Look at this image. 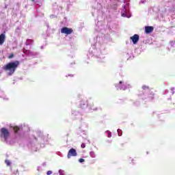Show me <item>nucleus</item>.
<instances>
[{
  "mask_svg": "<svg viewBox=\"0 0 175 175\" xmlns=\"http://www.w3.org/2000/svg\"><path fill=\"white\" fill-rule=\"evenodd\" d=\"M18 65H20V62L18 61L10 62L3 66V70L5 72H8V76H12L16 72L17 68H18Z\"/></svg>",
  "mask_w": 175,
  "mask_h": 175,
  "instance_id": "nucleus-1",
  "label": "nucleus"
},
{
  "mask_svg": "<svg viewBox=\"0 0 175 175\" xmlns=\"http://www.w3.org/2000/svg\"><path fill=\"white\" fill-rule=\"evenodd\" d=\"M10 136V132H9V130L6 128H1L0 130V137L4 139V140L6 142L8 139H9V137Z\"/></svg>",
  "mask_w": 175,
  "mask_h": 175,
  "instance_id": "nucleus-2",
  "label": "nucleus"
},
{
  "mask_svg": "<svg viewBox=\"0 0 175 175\" xmlns=\"http://www.w3.org/2000/svg\"><path fill=\"white\" fill-rule=\"evenodd\" d=\"M71 157H77V151L73 148H70L67 154V158L68 159H70Z\"/></svg>",
  "mask_w": 175,
  "mask_h": 175,
  "instance_id": "nucleus-3",
  "label": "nucleus"
},
{
  "mask_svg": "<svg viewBox=\"0 0 175 175\" xmlns=\"http://www.w3.org/2000/svg\"><path fill=\"white\" fill-rule=\"evenodd\" d=\"M62 33H65L66 35H70L73 33V29L69 27H64L61 29Z\"/></svg>",
  "mask_w": 175,
  "mask_h": 175,
  "instance_id": "nucleus-4",
  "label": "nucleus"
},
{
  "mask_svg": "<svg viewBox=\"0 0 175 175\" xmlns=\"http://www.w3.org/2000/svg\"><path fill=\"white\" fill-rule=\"evenodd\" d=\"M130 39L132 40L133 44H136L137 42H139V39H140V38L139 37V35L135 34L134 36H131Z\"/></svg>",
  "mask_w": 175,
  "mask_h": 175,
  "instance_id": "nucleus-5",
  "label": "nucleus"
},
{
  "mask_svg": "<svg viewBox=\"0 0 175 175\" xmlns=\"http://www.w3.org/2000/svg\"><path fill=\"white\" fill-rule=\"evenodd\" d=\"M154 31V27L152 26H146L145 27V33H151Z\"/></svg>",
  "mask_w": 175,
  "mask_h": 175,
  "instance_id": "nucleus-6",
  "label": "nucleus"
},
{
  "mask_svg": "<svg viewBox=\"0 0 175 175\" xmlns=\"http://www.w3.org/2000/svg\"><path fill=\"white\" fill-rule=\"evenodd\" d=\"M122 84V81H120L118 84L116 85V88H118V90H126V87Z\"/></svg>",
  "mask_w": 175,
  "mask_h": 175,
  "instance_id": "nucleus-7",
  "label": "nucleus"
},
{
  "mask_svg": "<svg viewBox=\"0 0 175 175\" xmlns=\"http://www.w3.org/2000/svg\"><path fill=\"white\" fill-rule=\"evenodd\" d=\"M5 40H6V36H5V33H1L0 35V46H2V44L5 43Z\"/></svg>",
  "mask_w": 175,
  "mask_h": 175,
  "instance_id": "nucleus-8",
  "label": "nucleus"
},
{
  "mask_svg": "<svg viewBox=\"0 0 175 175\" xmlns=\"http://www.w3.org/2000/svg\"><path fill=\"white\" fill-rule=\"evenodd\" d=\"M14 133H18V131H20V127L15 126L13 127Z\"/></svg>",
  "mask_w": 175,
  "mask_h": 175,
  "instance_id": "nucleus-9",
  "label": "nucleus"
},
{
  "mask_svg": "<svg viewBox=\"0 0 175 175\" xmlns=\"http://www.w3.org/2000/svg\"><path fill=\"white\" fill-rule=\"evenodd\" d=\"M90 156L91 157V158H95V157H96L95 152H94V151L90 152Z\"/></svg>",
  "mask_w": 175,
  "mask_h": 175,
  "instance_id": "nucleus-10",
  "label": "nucleus"
},
{
  "mask_svg": "<svg viewBox=\"0 0 175 175\" xmlns=\"http://www.w3.org/2000/svg\"><path fill=\"white\" fill-rule=\"evenodd\" d=\"M142 90H150V87L147 86V85H143L142 86Z\"/></svg>",
  "mask_w": 175,
  "mask_h": 175,
  "instance_id": "nucleus-11",
  "label": "nucleus"
},
{
  "mask_svg": "<svg viewBox=\"0 0 175 175\" xmlns=\"http://www.w3.org/2000/svg\"><path fill=\"white\" fill-rule=\"evenodd\" d=\"M5 163H6L7 166H10L11 165L10 161L9 160H5Z\"/></svg>",
  "mask_w": 175,
  "mask_h": 175,
  "instance_id": "nucleus-12",
  "label": "nucleus"
},
{
  "mask_svg": "<svg viewBox=\"0 0 175 175\" xmlns=\"http://www.w3.org/2000/svg\"><path fill=\"white\" fill-rule=\"evenodd\" d=\"M13 57H14V54L11 53L10 55L8 56L9 59H12V58H13Z\"/></svg>",
  "mask_w": 175,
  "mask_h": 175,
  "instance_id": "nucleus-13",
  "label": "nucleus"
},
{
  "mask_svg": "<svg viewBox=\"0 0 175 175\" xmlns=\"http://www.w3.org/2000/svg\"><path fill=\"white\" fill-rule=\"evenodd\" d=\"M79 162H80V163H83V162H85V160L84 159H79Z\"/></svg>",
  "mask_w": 175,
  "mask_h": 175,
  "instance_id": "nucleus-14",
  "label": "nucleus"
},
{
  "mask_svg": "<svg viewBox=\"0 0 175 175\" xmlns=\"http://www.w3.org/2000/svg\"><path fill=\"white\" fill-rule=\"evenodd\" d=\"M81 148H85V144L83 143L81 145Z\"/></svg>",
  "mask_w": 175,
  "mask_h": 175,
  "instance_id": "nucleus-15",
  "label": "nucleus"
},
{
  "mask_svg": "<svg viewBox=\"0 0 175 175\" xmlns=\"http://www.w3.org/2000/svg\"><path fill=\"white\" fill-rule=\"evenodd\" d=\"M46 174H47V175L53 174V172H52V171H48V172H46Z\"/></svg>",
  "mask_w": 175,
  "mask_h": 175,
  "instance_id": "nucleus-16",
  "label": "nucleus"
}]
</instances>
